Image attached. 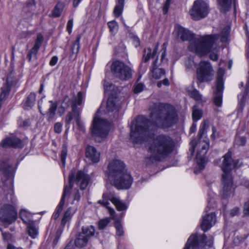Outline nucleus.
I'll list each match as a JSON object with an SVG mask.
<instances>
[{
	"label": "nucleus",
	"mask_w": 249,
	"mask_h": 249,
	"mask_svg": "<svg viewBox=\"0 0 249 249\" xmlns=\"http://www.w3.org/2000/svg\"><path fill=\"white\" fill-rule=\"evenodd\" d=\"M108 27L109 29V31L112 34H116L118 30L119 26L117 22L115 20H112L107 23Z\"/></svg>",
	"instance_id": "nucleus-44"
},
{
	"label": "nucleus",
	"mask_w": 249,
	"mask_h": 249,
	"mask_svg": "<svg viewBox=\"0 0 249 249\" xmlns=\"http://www.w3.org/2000/svg\"><path fill=\"white\" fill-rule=\"evenodd\" d=\"M97 203L101 204L102 206L106 207L108 209V213H109L110 215L112 216V218H115V212L113 209L110 208L108 206V205L109 204V202L104 200V199L103 198L102 200H99Z\"/></svg>",
	"instance_id": "nucleus-37"
},
{
	"label": "nucleus",
	"mask_w": 249,
	"mask_h": 249,
	"mask_svg": "<svg viewBox=\"0 0 249 249\" xmlns=\"http://www.w3.org/2000/svg\"><path fill=\"white\" fill-rule=\"evenodd\" d=\"M0 146L4 148H21L23 146V143L20 139L13 136L3 139L0 143Z\"/></svg>",
	"instance_id": "nucleus-19"
},
{
	"label": "nucleus",
	"mask_w": 249,
	"mask_h": 249,
	"mask_svg": "<svg viewBox=\"0 0 249 249\" xmlns=\"http://www.w3.org/2000/svg\"><path fill=\"white\" fill-rule=\"evenodd\" d=\"M90 240L80 232L77 235L74 241V244L77 248H82L86 247Z\"/></svg>",
	"instance_id": "nucleus-27"
},
{
	"label": "nucleus",
	"mask_w": 249,
	"mask_h": 249,
	"mask_svg": "<svg viewBox=\"0 0 249 249\" xmlns=\"http://www.w3.org/2000/svg\"><path fill=\"white\" fill-rule=\"evenodd\" d=\"M218 8L222 12L229 10L231 5V0H217Z\"/></svg>",
	"instance_id": "nucleus-29"
},
{
	"label": "nucleus",
	"mask_w": 249,
	"mask_h": 249,
	"mask_svg": "<svg viewBox=\"0 0 249 249\" xmlns=\"http://www.w3.org/2000/svg\"><path fill=\"white\" fill-rule=\"evenodd\" d=\"M232 153L229 151L223 156V161L221 166V169L223 172V174H231L232 165L233 159L231 158Z\"/></svg>",
	"instance_id": "nucleus-20"
},
{
	"label": "nucleus",
	"mask_w": 249,
	"mask_h": 249,
	"mask_svg": "<svg viewBox=\"0 0 249 249\" xmlns=\"http://www.w3.org/2000/svg\"><path fill=\"white\" fill-rule=\"evenodd\" d=\"M188 94L189 96L197 101H201L202 100V95L199 93V91L194 89L193 90H188Z\"/></svg>",
	"instance_id": "nucleus-43"
},
{
	"label": "nucleus",
	"mask_w": 249,
	"mask_h": 249,
	"mask_svg": "<svg viewBox=\"0 0 249 249\" xmlns=\"http://www.w3.org/2000/svg\"><path fill=\"white\" fill-rule=\"evenodd\" d=\"M124 0H117V4L115 6L113 13L116 18L121 16L124 8Z\"/></svg>",
	"instance_id": "nucleus-31"
},
{
	"label": "nucleus",
	"mask_w": 249,
	"mask_h": 249,
	"mask_svg": "<svg viewBox=\"0 0 249 249\" xmlns=\"http://www.w3.org/2000/svg\"><path fill=\"white\" fill-rule=\"evenodd\" d=\"M213 238L204 234L198 236L192 234L188 238L183 249H207L212 247Z\"/></svg>",
	"instance_id": "nucleus-8"
},
{
	"label": "nucleus",
	"mask_w": 249,
	"mask_h": 249,
	"mask_svg": "<svg viewBox=\"0 0 249 249\" xmlns=\"http://www.w3.org/2000/svg\"><path fill=\"white\" fill-rule=\"evenodd\" d=\"M163 85L166 86H168L170 85V82L167 78H165L163 80L159 81L157 84V86L158 88H161L162 86V85Z\"/></svg>",
	"instance_id": "nucleus-52"
},
{
	"label": "nucleus",
	"mask_w": 249,
	"mask_h": 249,
	"mask_svg": "<svg viewBox=\"0 0 249 249\" xmlns=\"http://www.w3.org/2000/svg\"><path fill=\"white\" fill-rule=\"evenodd\" d=\"M225 73V71L223 69L220 68L217 71V76L216 78V86L219 87H224L223 76Z\"/></svg>",
	"instance_id": "nucleus-32"
},
{
	"label": "nucleus",
	"mask_w": 249,
	"mask_h": 249,
	"mask_svg": "<svg viewBox=\"0 0 249 249\" xmlns=\"http://www.w3.org/2000/svg\"><path fill=\"white\" fill-rule=\"evenodd\" d=\"M158 50V44H157L153 51L150 48L144 49L143 51V57L142 62L147 63L150 58H154L156 55Z\"/></svg>",
	"instance_id": "nucleus-25"
},
{
	"label": "nucleus",
	"mask_w": 249,
	"mask_h": 249,
	"mask_svg": "<svg viewBox=\"0 0 249 249\" xmlns=\"http://www.w3.org/2000/svg\"><path fill=\"white\" fill-rule=\"evenodd\" d=\"M170 5V4L169 3L165 2L163 7V13L164 14L167 13Z\"/></svg>",
	"instance_id": "nucleus-61"
},
{
	"label": "nucleus",
	"mask_w": 249,
	"mask_h": 249,
	"mask_svg": "<svg viewBox=\"0 0 249 249\" xmlns=\"http://www.w3.org/2000/svg\"><path fill=\"white\" fill-rule=\"evenodd\" d=\"M174 142L169 136L161 134L156 137L150 144L148 151L150 156L146 158L147 163L160 161L173 150Z\"/></svg>",
	"instance_id": "nucleus-3"
},
{
	"label": "nucleus",
	"mask_w": 249,
	"mask_h": 249,
	"mask_svg": "<svg viewBox=\"0 0 249 249\" xmlns=\"http://www.w3.org/2000/svg\"><path fill=\"white\" fill-rule=\"evenodd\" d=\"M222 185L221 195L223 198H226L234 191L233 179L231 174H222Z\"/></svg>",
	"instance_id": "nucleus-14"
},
{
	"label": "nucleus",
	"mask_w": 249,
	"mask_h": 249,
	"mask_svg": "<svg viewBox=\"0 0 249 249\" xmlns=\"http://www.w3.org/2000/svg\"><path fill=\"white\" fill-rule=\"evenodd\" d=\"M209 12L208 5L203 0H196L189 11L192 19L199 20L206 17Z\"/></svg>",
	"instance_id": "nucleus-11"
},
{
	"label": "nucleus",
	"mask_w": 249,
	"mask_h": 249,
	"mask_svg": "<svg viewBox=\"0 0 249 249\" xmlns=\"http://www.w3.org/2000/svg\"><path fill=\"white\" fill-rule=\"evenodd\" d=\"M15 172L9 160L3 161L0 163V174H2L5 178V179L3 180L4 182L6 180L13 178Z\"/></svg>",
	"instance_id": "nucleus-17"
},
{
	"label": "nucleus",
	"mask_w": 249,
	"mask_h": 249,
	"mask_svg": "<svg viewBox=\"0 0 249 249\" xmlns=\"http://www.w3.org/2000/svg\"><path fill=\"white\" fill-rule=\"evenodd\" d=\"M206 127V124L205 122H204L201 125L198 134L199 141L196 144L198 146V149L196 155V161L198 166V171H197L196 168L195 169L194 172L196 174H197L203 170L208 162V159L206 155L209 148V142L208 141H201V139L205 131Z\"/></svg>",
	"instance_id": "nucleus-7"
},
{
	"label": "nucleus",
	"mask_w": 249,
	"mask_h": 249,
	"mask_svg": "<svg viewBox=\"0 0 249 249\" xmlns=\"http://www.w3.org/2000/svg\"><path fill=\"white\" fill-rule=\"evenodd\" d=\"M18 82V79L15 77L14 73L12 71L10 72L7 77L6 83L1 88V93L0 99L5 98L9 93L11 89L15 87Z\"/></svg>",
	"instance_id": "nucleus-16"
},
{
	"label": "nucleus",
	"mask_w": 249,
	"mask_h": 249,
	"mask_svg": "<svg viewBox=\"0 0 249 249\" xmlns=\"http://www.w3.org/2000/svg\"><path fill=\"white\" fill-rule=\"evenodd\" d=\"M73 26V19H71L69 20L67 24V30L69 34H70L72 31V28Z\"/></svg>",
	"instance_id": "nucleus-55"
},
{
	"label": "nucleus",
	"mask_w": 249,
	"mask_h": 249,
	"mask_svg": "<svg viewBox=\"0 0 249 249\" xmlns=\"http://www.w3.org/2000/svg\"><path fill=\"white\" fill-rule=\"evenodd\" d=\"M43 41V36L40 34H38L37 36L36 39L35 41V44L34 46L35 47L39 49Z\"/></svg>",
	"instance_id": "nucleus-49"
},
{
	"label": "nucleus",
	"mask_w": 249,
	"mask_h": 249,
	"mask_svg": "<svg viewBox=\"0 0 249 249\" xmlns=\"http://www.w3.org/2000/svg\"><path fill=\"white\" fill-rule=\"evenodd\" d=\"M151 122L143 116H139L136 119L134 128L131 126L130 137L136 143H141L148 140L153 134L150 129L151 123L162 128H168L176 124L178 115L174 106L168 104L156 106L150 115Z\"/></svg>",
	"instance_id": "nucleus-1"
},
{
	"label": "nucleus",
	"mask_w": 249,
	"mask_h": 249,
	"mask_svg": "<svg viewBox=\"0 0 249 249\" xmlns=\"http://www.w3.org/2000/svg\"><path fill=\"white\" fill-rule=\"evenodd\" d=\"M143 88L144 85L141 83L135 84L133 87V91L135 93L138 94L143 90Z\"/></svg>",
	"instance_id": "nucleus-51"
},
{
	"label": "nucleus",
	"mask_w": 249,
	"mask_h": 249,
	"mask_svg": "<svg viewBox=\"0 0 249 249\" xmlns=\"http://www.w3.org/2000/svg\"><path fill=\"white\" fill-rule=\"evenodd\" d=\"M58 61V57L56 56H53L50 61V65L51 66H54Z\"/></svg>",
	"instance_id": "nucleus-59"
},
{
	"label": "nucleus",
	"mask_w": 249,
	"mask_h": 249,
	"mask_svg": "<svg viewBox=\"0 0 249 249\" xmlns=\"http://www.w3.org/2000/svg\"><path fill=\"white\" fill-rule=\"evenodd\" d=\"M117 197L114 196V195L110 192H107L103 194L102 198L108 202L110 200L112 203L114 199H116Z\"/></svg>",
	"instance_id": "nucleus-47"
},
{
	"label": "nucleus",
	"mask_w": 249,
	"mask_h": 249,
	"mask_svg": "<svg viewBox=\"0 0 249 249\" xmlns=\"http://www.w3.org/2000/svg\"><path fill=\"white\" fill-rule=\"evenodd\" d=\"M74 246L72 241H70L65 247L64 249H73Z\"/></svg>",
	"instance_id": "nucleus-63"
},
{
	"label": "nucleus",
	"mask_w": 249,
	"mask_h": 249,
	"mask_svg": "<svg viewBox=\"0 0 249 249\" xmlns=\"http://www.w3.org/2000/svg\"><path fill=\"white\" fill-rule=\"evenodd\" d=\"M19 216L23 222L30 224L31 222V214L25 210H22L19 212Z\"/></svg>",
	"instance_id": "nucleus-38"
},
{
	"label": "nucleus",
	"mask_w": 249,
	"mask_h": 249,
	"mask_svg": "<svg viewBox=\"0 0 249 249\" xmlns=\"http://www.w3.org/2000/svg\"><path fill=\"white\" fill-rule=\"evenodd\" d=\"M109 127L110 124L107 120L95 117L92 122L91 134L94 137L105 138L108 134Z\"/></svg>",
	"instance_id": "nucleus-12"
},
{
	"label": "nucleus",
	"mask_w": 249,
	"mask_h": 249,
	"mask_svg": "<svg viewBox=\"0 0 249 249\" xmlns=\"http://www.w3.org/2000/svg\"><path fill=\"white\" fill-rule=\"evenodd\" d=\"M27 231L28 234L33 238H35L37 235V230L36 226L32 223L28 224L27 226Z\"/></svg>",
	"instance_id": "nucleus-40"
},
{
	"label": "nucleus",
	"mask_w": 249,
	"mask_h": 249,
	"mask_svg": "<svg viewBox=\"0 0 249 249\" xmlns=\"http://www.w3.org/2000/svg\"><path fill=\"white\" fill-rule=\"evenodd\" d=\"M81 38V36L80 35H78L76 36V40L73 43L72 46L71 47L72 53L77 54L78 53L80 49V41Z\"/></svg>",
	"instance_id": "nucleus-41"
},
{
	"label": "nucleus",
	"mask_w": 249,
	"mask_h": 249,
	"mask_svg": "<svg viewBox=\"0 0 249 249\" xmlns=\"http://www.w3.org/2000/svg\"><path fill=\"white\" fill-rule=\"evenodd\" d=\"M73 201L76 200L77 201H79L80 199V194L78 190L76 189L75 190V192L73 195Z\"/></svg>",
	"instance_id": "nucleus-57"
},
{
	"label": "nucleus",
	"mask_w": 249,
	"mask_h": 249,
	"mask_svg": "<svg viewBox=\"0 0 249 249\" xmlns=\"http://www.w3.org/2000/svg\"><path fill=\"white\" fill-rule=\"evenodd\" d=\"M235 143L239 146H244L247 142V139L244 136H236L235 140Z\"/></svg>",
	"instance_id": "nucleus-48"
},
{
	"label": "nucleus",
	"mask_w": 249,
	"mask_h": 249,
	"mask_svg": "<svg viewBox=\"0 0 249 249\" xmlns=\"http://www.w3.org/2000/svg\"><path fill=\"white\" fill-rule=\"evenodd\" d=\"M158 58L153 62L152 68L150 70L152 77L155 79H159L165 74V71L163 69L158 67Z\"/></svg>",
	"instance_id": "nucleus-24"
},
{
	"label": "nucleus",
	"mask_w": 249,
	"mask_h": 249,
	"mask_svg": "<svg viewBox=\"0 0 249 249\" xmlns=\"http://www.w3.org/2000/svg\"><path fill=\"white\" fill-rule=\"evenodd\" d=\"M120 107V103L119 99L116 96H110L107 102L106 110L108 112L119 111Z\"/></svg>",
	"instance_id": "nucleus-21"
},
{
	"label": "nucleus",
	"mask_w": 249,
	"mask_h": 249,
	"mask_svg": "<svg viewBox=\"0 0 249 249\" xmlns=\"http://www.w3.org/2000/svg\"><path fill=\"white\" fill-rule=\"evenodd\" d=\"M202 114V110L199 109L196 106H194L193 107L192 118L194 121L196 122L201 119Z\"/></svg>",
	"instance_id": "nucleus-35"
},
{
	"label": "nucleus",
	"mask_w": 249,
	"mask_h": 249,
	"mask_svg": "<svg viewBox=\"0 0 249 249\" xmlns=\"http://www.w3.org/2000/svg\"><path fill=\"white\" fill-rule=\"evenodd\" d=\"M52 103L48 112V121H51L53 120L55 115V112L57 108V104L56 102L50 101Z\"/></svg>",
	"instance_id": "nucleus-30"
},
{
	"label": "nucleus",
	"mask_w": 249,
	"mask_h": 249,
	"mask_svg": "<svg viewBox=\"0 0 249 249\" xmlns=\"http://www.w3.org/2000/svg\"><path fill=\"white\" fill-rule=\"evenodd\" d=\"M114 225L116 231V235L118 236H123L124 234V231L120 221L118 220L115 221Z\"/></svg>",
	"instance_id": "nucleus-42"
},
{
	"label": "nucleus",
	"mask_w": 249,
	"mask_h": 249,
	"mask_svg": "<svg viewBox=\"0 0 249 249\" xmlns=\"http://www.w3.org/2000/svg\"><path fill=\"white\" fill-rule=\"evenodd\" d=\"M110 221V219L106 217L104 219L100 220L98 222V228L99 230H103L105 228Z\"/></svg>",
	"instance_id": "nucleus-45"
},
{
	"label": "nucleus",
	"mask_w": 249,
	"mask_h": 249,
	"mask_svg": "<svg viewBox=\"0 0 249 249\" xmlns=\"http://www.w3.org/2000/svg\"><path fill=\"white\" fill-rule=\"evenodd\" d=\"M54 131L55 133H60L62 131V124L57 122L54 125Z\"/></svg>",
	"instance_id": "nucleus-53"
},
{
	"label": "nucleus",
	"mask_w": 249,
	"mask_h": 249,
	"mask_svg": "<svg viewBox=\"0 0 249 249\" xmlns=\"http://www.w3.org/2000/svg\"><path fill=\"white\" fill-rule=\"evenodd\" d=\"M178 37L182 41H191L194 37L195 35L189 30L180 26L177 28Z\"/></svg>",
	"instance_id": "nucleus-22"
},
{
	"label": "nucleus",
	"mask_w": 249,
	"mask_h": 249,
	"mask_svg": "<svg viewBox=\"0 0 249 249\" xmlns=\"http://www.w3.org/2000/svg\"><path fill=\"white\" fill-rule=\"evenodd\" d=\"M239 213V209L238 207H235L231 209L230 211V215L234 216L237 215Z\"/></svg>",
	"instance_id": "nucleus-58"
},
{
	"label": "nucleus",
	"mask_w": 249,
	"mask_h": 249,
	"mask_svg": "<svg viewBox=\"0 0 249 249\" xmlns=\"http://www.w3.org/2000/svg\"><path fill=\"white\" fill-rule=\"evenodd\" d=\"M86 155L87 158L90 159L94 163H97L99 161L100 154L92 146L88 145L87 147Z\"/></svg>",
	"instance_id": "nucleus-23"
},
{
	"label": "nucleus",
	"mask_w": 249,
	"mask_h": 249,
	"mask_svg": "<svg viewBox=\"0 0 249 249\" xmlns=\"http://www.w3.org/2000/svg\"><path fill=\"white\" fill-rule=\"evenodd\" d=\"M229 33V30L225 28L221 31L220 35L214 34L200 36L198 38H195L189 47L197 54L200 56L205 55L210 52L215 41L219 37L221 42H227Z\"/></svg>",
	"instance_id": "nucleus-4"
},
{
	"label": "nucleus",
	"mask_w": 249,
	"mask_h": 249,
	"mask_svg": "<svg viewBox=\"0 0 249 249\" xmlns=\"http://www.w3.org/2000/svg\"><path fill=\"white\" fill-rule=\"evenodd\" d=\"M72 214H71V208H69L67 209V211L65 212L63 217L61 220V224L62 226L64 227L67 222L69 221L71 219Z\"/></svg>",
	"instance_id": "nucleus-39"
},
{
	"label": "nucleus",
	"mask_w": 249,
	"mask_h": 249,
	"mask_svg": "<svg viewBox=\"0 0 249 249\" xmlns=\"http://www.w3.org/2000/svg\"><path fill=\"white\" fill-rule=\"evenodd\" d=\"M216 222V216L214 213H211L202 217L201 228L204 232L210 230Z\"/></svg>",
	"instance_id": "nucleus-18"
},
{
	"label": "nucleus",
	"mask_w": 249,
	"mask_h": 249,
	"mask_svg": "<svg viewBox=\"0 0 249 249\" xmlns=\"http://www.w3.org/2000/svg\"><path fill=\"white\" fill-rule=\"evenodd\" d=\"M7 249H23L21 248L20 247H16L15 246H13L12 244H8L7 246Z\"/></svg>",
	"instance_id": "nucleus-64"
},
{
	"label": "nucleus",
	"mask_w": 249,
	"mask_h": 249,
	"mask_svg": "<svg viewBox=\"0 0 249 249\" xmlns=\"http://www.w3.org/2000/svg\"><path fill=\"white\" fill-rule=\"evenodd\" d=\"M67 148L65 145H63L62 149L61 152V161L64 166L66 163V159L67 156Z\"/></svg>",
	"instance_id": "nucleus-46"
},
{
	"label": "nucleus",
	"mask_w": 249,
	"mask_h": 249,
	"mask_svg": "<svg viewBox=\"0 0 249 249\" xmlns=\"http://www.w3.org/2000/svg\"><path fill=\"white\" fill-rule=\"evenodd\" d=\"M113 204L115 206L117 210L119 211H125L127 208L126 204L118 198L114 199Z\"/></svg>",
	"instance_id": "nucleus-34"
},
{
	"label": "nucleus",
	"mask_w": 249,
	"mask_h": 249,
	"mask_svg": "<svg viewBox=\"0 0 249 249\" xmlns=\"http://www.w3.org/2000/svg\"><path fill=\"white\" fill-rule=\"evenodd\" d=\"M39 49L35 47L34 46L32 48V49L28 52L27 55V58L28 59L29 61H31L32 59V56H36L38 53Z\"/></svg>",
	"instance_id": "nucleus-50"
},
{
	"label": "nucleus",
	"mask_w": 249,
	"mask_h": 249,
	"mask_svg": "<svg viewBox=\"0 0 249 249\" xmlns=\"http://www.w3.org/2000/svg\"><path fill=\"white\" fill-rule=\"evenodd\" d=\"M197 79L200 83L211 81L214 76V71L209 61H201L196 69Z\"/></svg>",
	"instance_id": "nucleus-10"
},
{
	"label": "nucleus",
	"mask_w": 249,
	"mask_h": 249,
	"mask_svg": "<svg viewBox=\"0 0 249 249\" xmlns=\"http://www.w3.org/2000/svg\"><path fill=\"white\" fill-rule=\"evenodd\" d=\"M232 169H237L240 167L241 165V163H240V160H233Z\"/></svg>",
	"instance_id": "nucleus-56"
},
{
	"label": "nucleus",
	"mask_w": 249,
	"mask_h": 249,
	"mask_svg": "<svg viewBox=\"0 0 249 249\" xmlns=\"http://www.w3.org/2000/svg\"><path fill=\"white\" fill-rule=\"evenodd\" d=\"M210 58L213 61H217L218 59V55L217 54V51H215L214 52H211L210 55Z\"/></svg>",
	"instance_id": "nucleus-54"
},
{
	"label": "nucleus",
	"mask_w": 249,
	"mask_h": 249,
	"mask_svg": "<svg viewBox=\"0 0 249 249\" xmlns=\"http://www.w3.org/2000/svg\"><path fill=\"white\" fill-rule=\"evenodd\" d=\"M3 201L5 203L0 208V221L4 224H12L18 218L16 201L12 190L6 194Z\"/></svg>",
	"instance_id": "nucleus-6"
},
{
	"label": "nucleus",
	"mask_w": 249,
	"mask_h": 249,
	"mask_svg": "<svg viewBox=\"0 0 249 249\" xmlns=\"http://www.w3.org/2000/svg\"><path fill=\"white\" fill-rule=\"evenodd\" d=\"M62 210L57 208L56 212L53 214V218L54 219H56L59 216L60 213Z\"/></svg>",
	"instance_id": "nucleus-62"
},
{
	"label": "nucleus",
	"mask_w": 249,
	"mask_h": 249,
	"mask_svg": "<svg viewBox=\"0 0 249 249\" xmlns=\"http://www.w3.org/2000/svg\"><path fill=\"white\" fill-rule=\"evenodd\" d=\"M82 100L83 94L81 91L78 92L77 97L73 100H72L68 95H64L62 99L59 110L58 111V114L60 116H62L70 106L71 107L72 109L71 111H73V107L74 106L77 108H80L77 107V106H80L82 104Z\"/></svg>",
	"instance_id": "nucleus-13"
},
{
	"label": "nucleus",
	"mask_w": 249,
	"mask_h": 249,
	"mask_svg": "<svg viewBox=\"0 0 249 249\" xmlns=\"http://www.w3.org/2000/svg\"><path fill=\"white\" fill-rule=\"evenodd\" d=\"M111 71L115 77L122 81L128 80L132 76L131 68L119 60L115 61L112 63Z\"/></svg>",
	"instance_id": "nucleus-9"
},
{
	"label": "nucleus",
	"mask_w": 249,
	"mask_h": 249,
	"mask_svg": "<svg viewBox=\"0 0 249 249\" xmlns=\"http://www.w3.org/2000/svg\"><path fill=\"white\" fill-rule=\"evenodd\" d=\"M95 230L93 226H83L80 232L90 240L95 234Z\"/></svg>",
	"instance_id": "nucleus-28"
},
{
	"label": "nucleus",
	"mask_w": 249,
	"mask_h": 249,
	"mask_svg": "<svg viewBox=\"0 0 249 249\" xmlns=\"http://www.w3.org/2000/svg\"><path fill=\"white\" fill-rule=\"evenodd\" d=\"M80 112V108H77L75 106L73 107V111H69L66 116V126L69 128L71 121L73 119H74L78 128L84 132H85V128L79 118Z\"/></svg>",
	"instance_id": "nucleus-15"
},
{
	"label": "nucleus",
	"mask_w": 249,
	"mask_h": 249,
	"mask_svg": "<svg viewBox=\"0 0 249 249\" xmlns=\"http://www.w3.org/2000/svg\"><path fill=\"white\" fill-rule=\"evenodd\" d=\"M77 184H79L80 188L82 190H85L87 187L90 180V177L82 170L78 171L75 173V170L72 169L69 176V185H66L64 188L63 193L61 200L57 207V209L62 210L65 204V197L69 196L73 187L75 180Z\"/></svg>",
	"instance_id": "nucleus-5"
},
{
	"label": "nucleus",
	"mask_w": 249,
	"mask_h": 249,
	"mask_svg": "<svg viewBox=\"0 0 249 249\" xmlns=\"http://www.w3.org/2000/svg\"><path fill=\"white\" fill-rule=\"evenodd\" d=\"M107 172L111 184L117 189H128L133 183V178L126 169L124 162L120 160L110 162Z\"/></svg>",
	"instance_id": "nucleus-2"
},
{
	"label": "nucleus",
	"mask_w": 249,
	"mask_h": 249,
	"mask_svg": "<svg viewBox=\"0 0 249 249\" xmlns=\"http://www.w3.org/2000/svg\"><path fill=\"white\" fill-rule=\"evenodd\" d=\"M224 87H216V91L213 97V103L217 107L222 105V97Z\"/></svg>",
	"instance_id": "nucleus-26"
},
{
	"label": "nucleus",
	"mask_w": 249,
	"mask_h": 249,
	"mask_svg": "<svg viewBox=\"0 0 249 249\" xmlns=\"http://www.w3.org/2000/svg\"><path fill=\"white\" fill-rule=\"evenodd\" d=\"M64 5L62 2H58L52 11L53 16L54 18L59 17L63 10Z\"/></svg>",
	"instance_id": "nucleus-33"
},
{
	"label": "nucleus",
	"mask_w": 249,
	"mask_h": 249,
	"mask_svg": "<svg viewBox=\"0 0 249 249\" xmlns=\"http://www.w3.org/2000/svg\"><path fill=\"white\" fill-rule=\"evenodd\" d=\"M36 100V94L34 92H31L27 97L26 100L24 103V106L25 107H32L35 104Z\"/></svg>",
	"instance_id": "nucleus-36"
},
{
	"label": "nucleus",
	"mask_w": 249,
	"mask_h": 249,
	"mask_svg": "<svg viewBox=\"0 0 249 249\" xmlns=\"http://www.w3.org/2000/svg\"><path fill=\"white\" fill-rule=\"evenodd\" d=\"M244 212L245 214H249V200L244 205Z\"/></svg>",
	"instance_id": "nucleus-60"
}]
</instances>
